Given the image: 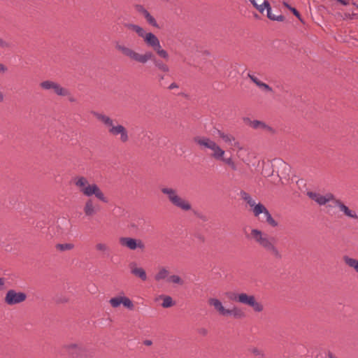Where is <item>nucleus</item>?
<instances>
[{"instance_id":"nucleus-1","label":"nucleus","mask_w":358,"mask_h":358,"mask_svg":"<svg viewBox=\"0 0 358 358\" xmlns=\"http://www.w3.org/2000/svg\"><path fill=\"white\" fill-rule=\"evenodd\" d=\"M115 49L120 52L124 56L129 58L131 60L145 64L148 60H151L155 66V69L159 72L169 73L170 69L168 64L162 60L157 59L156 56L150 51H147L144 54H140L131 48L117 42L115 45Z\"/></svg>"},{"instance_id":"nucleus-2","label":"nucleus","mask_w":358,"mask_h":358,"mask_svg":"<svg viewBox=\"0 0 358 358\" xmlns=\"http://www.w3.org/2000/svg\"><path fill=\"white\" fill-rule=\"evenodd\" d=\"M125 27L136 32L139 37L142 38L145 45L151 48L159 57L166 61L169 60V53L162 48L159 38L153 33H147L143 27L135 24H126Z\"/></svg>"},{"instance_id":"nucleus-3","label":"nucleus","mask_w":358,"mask_h":358,"mask_svg":"<svg viewBox=\"0 0 358 358\" xmlns=\"http://www.w3.org/2000/svg\"><path fill=\"white\" fill-rule=\"evenodd\" d=\"M91 113L97 120L108 128V131L111 136H120V141L122 143H127L129 141V132L124 126L120 124H115L114 120L105 114L96 111H92Z\"/></svg>"},{"instance_id":"nucleus-4","label":"nucleus","mask_w":358,"mask_h":358,"mask_svg":"<svg viewBox=\"0 0 358 358\" xmlns=\"http://www.w3.org/2000/svg\"><path fill=\"white\" fill-rule=\"evenodd\" d=\"M74 184L85 196L90 197L94 195L99 201L106 203H108V198L105 196L99 186L95 183L89 184L85 177L79 176L76 178Z\"/></svg>"},{"instance_id":"nucleus-5","label":"nucleus","mask_w":358,"mask_h":358,"mask_svg":"<svg viewBox=\"0 0 358 358\" xmlns=\"http://www.w3.org/2000/svg\"><path fill=\"white\" fill-rule=\"evenodd\" d=\"M161 192L168 196L169 201L176 207L184 210L188 211L192 209V205L190 203L180 197L177 190L169 187H163L161 189Z\"/></svg>"},{"instance_id":"nucleus-6","label":"nucleus","mask_w":358,"mask_h":358,"mask_svg":"<svg viewBox=\"0 0 358 358\" xmlns=\"http://www.w3.org/2000/svg\"><path fill=\"white\" fill-rule=\"evenodd\" d=\"M62 350L69 358H87L88 350L81 342L69 343L62 345Z\"/></svg>"},{"instance_id":"nucleus-7","label":"nucleus","mask_w":358,"mask_h":358,"mask_svg":"<svg viewBox=\"0 0 358 358\" xmlns=\"http://www.w3.org/2000/svg\"><path fill=\"white\" fill-rule=\"evenodd\" d=\"M194 142L201 148H208L213 151L211 157L217 160L221 159L225 151L222 150L215 141L208 137L195 136Z\"/></svg>"},{"instance_id":"nucleus-8","label":"nucleus","mask_w":358,"mask_h":358,"mask_svg":"<svg viewBox=\"0 0 358 358\" xmlns=\"http://www.w3.org/2000/svg\"><path fill=\"white\" fill-rule=\"evenodd\" d=\"M251 236L256 241V243H258L259 245L262 247L264 250H266L271 243L276 242V240L274 237L269 236L267 234L264 233L261 230L257 229H253L251 230Z\"/></svg>"},{"instance_id":"nucleus-9","label":"nucleus","mask_w":358,"mask_h":358,"mask_svg":"<svg viewBox=\"0 0 358 358\" xmlns=\"http://www.w3.org/2000/svg\"><path fill=\"white\" fill-rule=\"evenodd\" d=\"M39 86L44 90H52L58 96H69L71 95L68 89L63 87L61 85L52 80H44L40 83Z\"/></svg>"},{"instance_id":"nucleus-10","label":"nucleus","mask_w":358,"mask_h":358,"mask_svg":"<svg viewBox=\"0 0 358 358\" xmlns=\"http://www.w3.org/2000/svg\"><path fill=\"white\" fill-rule=\"evenodd\" d=\"M27 298V296L24 292H16L11 289L7 291L4 302L8 306H13L24 302Z\"/></svg>"},{"instance_id":"nucleus-11","label":"nucleus","mask_w":358,"mask_h":358,"mask_svg":"<svg viewBox=\"0 0 358 358\" xmlns=\"http://www.w3.org/2000/svg\"><path fill=\"white\" fill-rule=\"evenodd\" d=\"M240 303L251 307L255 312L260 313L264 310V306L258 302L254 295H248L246 293H241Z\"/></svg>"},{"instance_id":"nucleus-12","label":"nucleus","mask_w":358,"mask_h":358,"mask_svg":"<svg viewBox=\"0 0 358 358\" xmlns=\"http://www.w3.org/2000/svg\"><path fill=\"white\" fill-rule=\"evenodd\" d=\"M119 242L121 245L132 250L137 248L142 250L145 249V244L141 239H136L130 237H121Z\"/></svg>"},{"instance_id":"nucleus-13","label":"nucleus","mask_w":358,"mask_h":358,"mask_svg":"<svg viewBox=\"0 0 358 358\" xmlns=\"http://www.w3.org/2000/svg\"><path fill=\"white\" fill-rule=\"evenodd\" d=\"M109 303L113 308H117L120 306V304H122L129 310H133L134 308V305L131 299L125 296H120L111 298L109 301Z\"/></svg>"},{"instance_id":"nucleus-14","label":"nucleus","mask_w":358,"mask_h":358,"mask_svg":"<svg viewBox=\"0 0 358 358\" xmlns=\"http://www.w3.org/2000/svg\"><path fill=\"white\" fill-rule=\"evenodd\" d=\"M307 195L309 196V198L314 200L319 205H324L328 201L335 200V197L334 194H332L331 193H328L326 195L323 196L319 193L308 192Z\"/></svg>"},{"instance_id":"nucleus-15","label":"nucleus","mask_w":358,"mask_h":358,"mask_svg":"<svg viewBox=\"0 0 358 358\" xmlns=\"http://www.w3.org/2000/svg\"><path fill=\"white\" fill-rule=\"evenodd\" d=\"M135 8L137 12L142 14L147 23L155 28L159 29V26L155 18L149 13V11L144 8L143 5L137 4L135 6Z\"/></svg>"},{"instance_id":"nucleus-16","label":"nucleus","mask_w":358,"mask_h":358,"mask_svg":"<svg viewBox=\"0 0 358 358\" xmlns=\"http://www.w3.org/2000/svg\"><path fill=\"white\" fill-rule=\"evenodd\" d=\"M244 121L252 129H260L266 130L271 134L275 133V129L273 127L267 125L265 122H264L262 121L257 120H251L250 118H245V119H244Z\"/></svg>"},{"instance_id":"nucleus-17","label":"nucleus","mask_w":358,"mask_h":358,"mask_svg":"<svg viewBox=\"0 0 358 358\" xmlns=\"http://www.w3.org/2000/svg\"><path fill=\"white\" fill-rule=\"evenodd\" d=\"M100 208L98 204H96L92 199H88L84 205L83 212L86 217H93L99 211Z\"/></svg>"},{"instance_id":"nucleus-18","label":"nucleus","mask_w":358,"mask_h":358,"mask_svg":"<svg viewBox=\"0 0 358 358\" xmlns=\"http://www.w3.org/2000/svg\"><path fill=\"white\" fill-rule=\"evenodd\" d=\"M335 203V206H338L341 211L343 212L344 214L351 218L358 219V216L355 213V212L349 209V208L345 206L341 200L336 199L333 200Z\"/></svg>"},{"instance_id":"nucleus-19","label":"nucleus","mask_w":358,"mask_h":358,"mask_svg":"<svg viewBox=\"0 0 358 358\" xmlns=\"http://www.w3.org/2000/svg\"><path fill=\"white\" fill-rule=\"evenodd\" d=\"M129 268L131 269V273L134 275L139 278L143 281H145L147 280V275L145 271L143 268L137 267L136 264L135 262H131L129 264Z\"/></svg>"},{"instance_id":"nucleus-20","label":"nucleus","mask_w":358,"mask_h":358,"mask_svg":"<svg viewBox=\"0 0 358 358\" xmlns=\"http://www.w3.org/2000/svg\"><path fill=\"white\" fill-rule=\"evenodd\" d=\"M210 306H213L215 310L222 316H225L227 308H225L222 302L216 298H210L208 300Z\"/></svg>"},{"instance_id":"nucleus-21","label":"nucleus","mask_w":358,"mask_h":358,"mask_svg":"<svg viewBox=\"0 0 358 358\" xmlns=\"http://www.w3.org/2000/svg\"><path fill=\"white\" fill-rule=\"evenodd\" d=\"M225 316H233L236 319H242L245 317V314L241 308L233 306L231 309L227 308Z\"/></svg>"},{"instance_id":"nucleus-22","label":"nucleus","mask_w":358,"mask_h":358,"mask_svg":"<svg viewBox=\"0 0 358 358\" xmlns=\"http://www.w3.org/2000/svg\"><path fill=\"white\" fill-rule=\"evenodd\" d=\"M276 242H273L271 245L265 250L269 253L275 259L280 260L282 258V255L275 245Z\"/></svg>"},{"instance_id":"nucleus-23","label":"nucleus","mask_w":358,"mask_h":358,"mask_svg":"<svg viewBox=\"0 0 358 358\" xmlns=\"http://www.w3.org/2000/svg\"><path fill=\"white\" fill-rule=\"evenodd\" d=\"M248 76L254 83H255L259 87L262 88L264 91L269 92L273 91V89L268 84L262 82L254 75L248 73Z\"/></svg>"},{"instance_id":"nucleus-24","label":"nucleus","mask_w":358,"mask_h":358,"mask_svg":"<svg viewBox=\"0 0 358 358\" xmlns=\"http://www.w3.org/2000/svg\"><path fill=\"white\" fill-rule=\"evenodd\" d=\"M265 6L266 7V11H267V17L273 21H278V22H282L285 20V17L282 15H275L274 14H272L271 13V7L269 2H266L264 3Z\"/></svg>"},{"instance_id":"nucleus-25","label":"nucleus","mask_w":358,"mask_h":358,"mask_svg":"<svg viewBox=\"0 0 358 358\" xmlns=\"http://www.w3.org/2000/svg\"><path fill=\"white\" fill-rule=\"evenodd\" d=\"M268 212L267 208L261 203L253 206V213L255 217H258L260 214L264 213V215Z\"/></svg>"},{"instance_id":"nucleus-26","label":"nucleus","mask_w":358,"mask_h":358,"mask_svg":"<svg viewBox=\"0 0 358 358\" xmlns=\"http://www.w3.org/2000/svg\"><path fill=\"white\" fill-rule=\"evenodd\" d=\"M344 262L350 267L353 268L358 273V260L348 256L343 257Z\"/></svg>"},{"instance_id":"nucleus-27","label":"nucleus","mask_w":358,"mask_h":358,"mask_svg":"<svg viewBox=\"0 0 358 358\" xmlns=\"http://www.w3.org/2000/svg\"><path fill=\"white\" fill-rule=\"evenodd\" d=\"M160 298L163 299V302L162 304L163 308H170L176 304L175 301L170 296L162 295L160 296Z\"/></svg>"},{"instance_id":"nucleus-28","label":"nucleus","mask_w":358,"mask_h":358,"mask_svg":"<svg viewBox=\"0 0 358 358\" xmlns=\"http://www.w3.org/2000/svg\"><path fill=\"white\" fill-rule=\"evenodd\" d=\"M241 199L244 200L250 207H253L255 204V200L252 199L251 196L246 192L241 190L240 192Z\"/></svg>"},{"instance_id":"nucleus-29","label":"nucleus","mask_w":358,"mask_h":358,"mask_svg":"<svg viewBox=\"0 0 358 358\" xmlns=\"http://www.w3.org/2000/svg\"><path fill=\"white\" fill-rule=\"evenodd\" d=\"M74 247H75L73 243H57L55 245V248L60 252L73 250L74 248Z\"/></svg>"},{"instance_id":"nucleus-30","label":"nucleus","mask_w":358,"mask_h":358,"mask_svg":"<svg viewBox=\"0 0 358 358\" xmlns=\"http://www.w3.org/2000/svg\"><path fill=\"white\" fill-rule=\"evenodd\" d=\"M217 161H221V162H224V164H227L228 166H229L231 167V169L233 171L237 170L236 164L233 161L231 157L225 158V157H224V155H222V157L221 159H218Z\"/></svg>"},{"instance_id":"nucleus-31","label":"nucleus","mask_w":358,"mask_h":358,"mask_svg":"<svg viewBox=\"0 0 358 358\" xmlns=\"http://www.w3.org/2000/svg\"><path fill=\"white\" fill-rule=\"evenodd\" d=\"M315 358H336V356L330 350H323L319 352Z\"/></svg>"},{"instance_id":"nucleus-32","label":"nucleus","mask_w":358,"mask_h":358,"mask_svg":"<svg viewBox=\"0 0 358 358\" xmlns=\"http://www.w3.org/2000/svg\"><path fill=\"white\" fill-rule=\"evenodd\" d=\"M169 275V271L165 268H162L155 275V279L157 281L165 279Z\"/></svg>"},{"instance_id":"nucleus-33","label":"nucleus","mask_w":358,"mask_h":358,"mask_svg":"<svg viewBox=\"0 0 358 358\" xmlns=\"http://www.w3.org/2000/svg\"><path fill=\"white\" fill-rule=\"evenodd\" d=\"M219 136L225 142V143H231V141H235V137L231 134H225L220 130H218Z\"/></svg>"},{"instance_id":"nucleus-34","label":"nucleus","mask_w":358,"mask_h":358,"mask_svg":"<svg viewBox=\"0 0 358 358\" xmlns=\"http://www.w3.org/2000/svg\"><path fill=\"white\" fill-rule=\"evenodd\" d=\"M226 296L228 299L230 301H236V302H240V296L241 293H236L234 292H228L226 293Z\"/></svg>"},{"instance_id":"nucleus-35","label":"nucleus","mask_w":358,"mask_h":358,"mask_svg":"<svg viewBox=\"0 0 358 358\" xmlns=\"http://www.w3.org/2000/svg\"><path fill=\"white\" fill-rule=\"evenodd\" d=\"M168 280H169V282H173L174 284H178L180 285H182L184 283V281L182 280V279L179 275H171L169 278Z\"/></svg>"},{"instance_id":"nucleus-36","label":"nucleus","mask_w":358,"mask_h":358,"mask_svg":"<svg viewBox=\"0 0 358 358\" xmlns=\"http://www.w3.org/2000/svg\"><path fill=\"white\" fill-rule=\"evenodd\" d=\"M266 222L273 227H275L278 225L277 221H275L271 216L269 211L265 215Z\"/></svg>"},{"instance_id":"nucleus-37","label":"nucleus","mask_w":358,"mask_h":358,"mask_svg":"<svg viewBox=\"0 0 358 358\" xmlns=\"http://www.w3.org/2000/svg\"><path fill=\"white\" fill-rule=\"evenodd\" d=\"M95 248L97 250L99 251H101V252H106V251H108L109 250V248L107 246L106 244L105 243H97L96 245H95Z\"/></svg>"},{"instance_id":"nucleus-38","label":"nucleus","mask_w":358,"mask_h":358,"mask_svg":"<svg viewBox=\"0 0 358 358\" xmlns=\"http://www.w3.org/2000/svg\"><path fill=\"white\" fill-rule=\"evenodd\" d=\"M164 74L165 73H162V72L157 73L156 79H157V80L158 82L159 85L161 86V87H164L162 81H163V80L165 78V75Z\"/></svg>"},{"instance_id":"nucleus-39","label":"nucleus","mask_w":358,"mask_h":358,"mask_svg":"<svg viewBox=\"0 0 358 358\" xmlns=\"http://www.w3.org/2000/svg\"><path fill=\"white\" fill-rule=\"evenodd\" d=\"M251 352L256 356H259L260 357H264V354L263 353V352L257 348H252L251 350Z\"/></svg>"},{"instance_id":"nucleus-40","label":"nucleus","mask_w":358,"mask_h":358,"mask_svg":"<svg viewBox=\"0 0 358 358\" xmlns=\"http://www.w3.org/2000/svg\"><path fill=\"white\" fill-rule=\"evenodd\" d=\"M291 12L293 13L294 15H295L302 23H304L300 13L295 8H293L291 9Z\"/></svg>"},{"instance_id":"nucleus-41","label":"nucleus","mask_w":358,"mask_h":358,"mask_svg":"<svg viewBox=\"0 0 358 358\" xmlns=\"http://www.w3.org/2000/svg\"><path fill=\"white\" fill-rule=\"evenodd\" d=\"M266 2H268V1L265 0V1H264V2L262 3V4H261V5H258V4H257L255 8L256 9H257V10H258L261 13H263L264 10L265 9H266V6H265V5H264V3H265Z\"/></svg>"},{"instance_id":"nucleus-42","label":"nucleus","mask_w":358,"mask_h":358,"mask_svg":"<svg viewBox=\"0 0 358 358\" xmlns=\"http://www.w3.org/2000/svg\"><path fill=\"white\" fill-rule=\"evenodd\" d=\"M10 43L5 40H3L2 38H0V48H10Z\"/></svg>"},{"instance_id":"nucleus-43","label":"nucleus","mask_w":358,"mask_h":358,"mask_svg":"<svg viewBox=\"0 0 358 358\" xmlns=\"http://www.w3.org/2000/svg\"><path fill=\"white\" fill-rule=\"evenodd\" d=\"M6 279L4 278H0V291L5 289Z\"/></svg>"},{"instance_id":"nucleus-44","label":"nucleus","mask_w":358,"mask_h":358,"mask_svg":"<svg viewBox=\"0 0 358 358\" xmlns=\"http://www.w3.org/2000/svg\"><path fill=\"white\" fill-rule=\"evenodd\" d=\"M8 71V68L3 64L0 63V73H5Z\"/></svg>"},{"instance_id":"nucleus-45","label":"nucleus","mask_w":358,"mask_h":358,"mask_svg":"<svg viewBox=\"0 0 358 358\" xmlns=\"http://www.w3.org/2000/svg\"><path fill=\"white\" fill-rule=\"evenodd\" d=\"M178 87H179V86H178V85L177 83H173L167 88L169 90H173L175 88H178Z\"/></svg>"},{"instance_id":"nucleus-46","label":"nucleus","mask_w":358,"mask_h":358,"mask_svg":"<svg viewBox=\"0 0 358 358\" xmlns=\"http://www.w3.org/2000/svg\"><path fill=\"white\" fill-rule=\"evenodd\" d=\"M234 146L238 148L239 150H243V147L241 145V143L238 141H234Z\"/></svg>"},{"instance_id":"nucleus-47","label":"nucleus","mask_w":358,"mask_h":358,"mask_svg":"<svg viewBox=\"0 0 358 358\" xmlns=\"http://www.w3.org/2000/svg\"><path fill=\"white\" fill-rule=\"evenodd\" d=\"M343 6H348L350 4V0H336Z\"/></svg>"},{"instance_id":"nucleus-48","label":"nucleus","mask_w":358,"mask_h":358,"mask_svg":"<svg viewBox=\"0 0 358 358\" xmlns=\"http://www.w3.org/2000/svg\"><path fill=\"white\" fill-rule=\"evenodd\" d=\"M199 333L200 334H202L203 336H206V335H207V334H208V331H207V329H205V328H201V329H200L199 330Z\"/></svg>"},{"instance_id":"nucleus-49","label":"nucleus","mask_w":358,"mask_h":358,"mask_svg":"<svg viewBox=\"0 0 358 358\" xmlns=\"http://www.w3.org/2000/svg\"><path fill=\"white\" fill-rule=\"evenodd\" d=\"M282 5L287 8V9H289L290 11H291V9H292L294 7H292L286 1H283L282 2Z\"/></svg>"},{"instance_id":"nucleus-50","label":"nucleus","mask_w":358,"mask_h":358,"mask_svg":"<svg viewBox=\"0 0 358 358\" xmlns=\"http://www.w3.org/2000/svg\"><path fill=\"white\" fill-rule=\"evenodd\" d=\"M143 344L146 346H150L152 344V341L151 340H145Z\"/></svg>"},{"instance_id":"nucleus-51","label":"nucleus","mask_w":358,"mask_h":358,"mask_svg":"<svg viewBox=\"0 0 358 358\" xmlns=\"http://www.w3.org/2000/svg\"><path fill=\"white\" fill-rule=\"evenodd\" d=\"M4 100L3 94L0 91V103L3 102Z\"/></svg>"},{"instance_id":"nucleus-52","label":"nucleus","mask_w":358,"mask_h":358,"mask_svg":"<svg viewBox=\"0 0 358 358\" xmlns=\"http://www.w3.org/2000/svg\"><path fill=\"white\" fill-rule=\"evenodd\" d=\"M69 101L70 102H76V99L73 96H70L69 97Z\"/></svg>"},{"instance_id":"nucleus-53","label":"nucleus","mask_w":358,"mask_h":358,"mask_svg":"<svg viewBox=\"0 0 358 358\" xmlns=\"http://www.w3.org/2000/svg\"><path fill=\"white\" fill-rule=\"evenodd\" d=\"M249 1L253 5L254 7H255L257 5V3L255 1V0H249Z\"/></svg>"},{"instance_id":"nucleus-54","label":"nucleus","mask_w":358,"mask_h":358,"mask_svg":"<svg viewBox=\"0 0 358 358\" xmlns=\"http://www.w3.org/2000/svg\"><path fill=\"white\" fill-rule=\"evenodd\" d=\"M197 216H198L199 218H201V219H202L203 220H204V221H205V220H206V217H205V216H203V215H199V214H198V215H197Z\"/></svg>"},{"instance_id":"nucleus-55","label":"nucleus","mask_w":358,"mask_h":358,"mask_svg":"<svg viewBox=\"0 0 358 358\" xmlns=\"http://www.w3.org/2000/svg\"><path fill=\"white\" fill-rule=\"evenodd\" d=\"M131 227H132V228H136V227H137V226H136L135 224H131Z\"/></svg>"},{"instance_id":"nucleus-56","label":"nucleus","mask_w":358,"mask_h":358,"mask_svg":"<svg viewBox=\"0 0 358 358\" xmlns=\"http://www.w3.org/2000/svg\"><path fill=\"white\" fill-rule=\"evenodd\" d=\"M352 4H353L354 6H356V7L358 8V3L357 4L356 3H352Z\"/></svg>"},{"instance_id":"nucleus-57","label":"nucleus","mask_w":358,"mask_h":358,"mask_svg":"<svg viewBox=\"0 0 358 358\" xmlns=\"http://www.w3.org/2000/svg\"><path fill=\"white\" fill-rule=\"evenodd\" d=\"M255 17H257V18H258V17H259V15H258L257 14H255Z\"/></svg>"},{"instance_id":"nucleus-58","label":"nucleus","mask_w":358,"mask_h":358,"mask_svg":"<svg viewBox=\"0 0 358 358\" xmlns=\"http://www.w3.org/2000/svg\"><path fill=\"white\" fill-rule=\"evenodd\" d=\"M67 224H69V220H65Z\"/></svg>"}]
</instances>
